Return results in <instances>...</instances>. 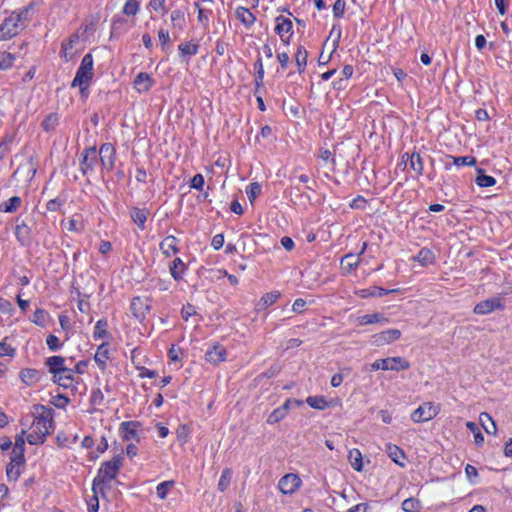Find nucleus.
Here are the masks:
<instances>
[{
  "mask_svg": "<svg viewBox=\"0 0 512 512\" xmlns=\"http://www.w3.org/2000/svg\"><path fill=\"white\" fill-rule=\"evenodd\" d=\"M52 409L43 405L34 406L35 419L32 424V432L28 434L27 441L31 445H39L45 442L46 436L53 430Z\"/></svg>",
  "mask_w": 512,
  "mask_h": 512,
  "instance_id": "1",
  "label": "nucleus"
},
{
  "mask_svg": "<svg viewBox=\"0 0 512 512\" xmlns=\"http://www.w3.org/2000/svg\"><path fill=\"white\" fill-rule=\"evenodd\" d=\"M121 466V457H115L111 461L105 462L99 470L97 477L93 481L92 490L94 494H103V485L114 479Z\"/></svg>",
  "mask_w": 512,
  "mask_h": 512,
  "instance_id": "2",
  "label": "nucleus"
},
{
  "mask_svg": "<svg viewBox=\"0 0 512 512\" xmlns=\"http://www.w3.org/2000/svg\"><path fill=\"white\" fill-rule=\"evenodd\" d=\"M27 10L13 13L6 18L0 26V40H7L16 36L24 27L22 20L27 16Z\"/></svg>",
  "mask_w": 512,
  "mask_h": 512,
  "instance_id": "3",
  "label": "nucleus"
},
{
  "mask_svg": "<svg viewBox=\"0 0 512 512\" xmlns=\"http://www.w3.org/2000/svg\"><path fill=\"white\" fill-rule=\"evenodd\" d=\"M93 77V57L91 54H86L77 70L76 76L72 82V86H79L81 92L89 86Z\"/></svg>",
  "mask_w": 512,
  "mask_h": 512,
  "instance_id": "4",
  "label": "nucleus"
},
{
  "mask_svg": "<svg viewBox=\"0 0 512 512\" xmlns=\"http://www.w3.org/2000/svg\"><path fill=\"white\" fill-rule=\"evenodd\" d=\"M372 370H391L400 371L410 368V363L403 357H389L385 359H378L371 364Z\"/></svg>",
  "mask_w": 512,
  "mask_h": 512,
  "instance_id": "5",
  "label": "nucleus"
},
{
  "mask_svg": "<svg viewBox=\"0 0 512 512\" xmlns=\"http://www.w3.org/2000/svg\"><path fill=\"white\" fill-rule=\"evenodd\" d=\"M439 411V405H434L432 402H425L411 414V419L414 423L427 422L435 418Z\"/></svg>",
  "mask_w": 512,
  "mask_h": 512,
  "instance_id": "6",
  "label": "nucleus"
},
{
  "mask_svg": "<svg viewBox=\"0 0 512 512\" xmlns=\"http://www.w3.org/2000/svg\"><path fill=\"white\" fill-rule=\"evenodd\" d=\"M301 485V479L293 473L284 475L279 481V489L283 494H293Z\"/></svg>",
  "mask_w": 512,
  "mask_h": 512,
  "instance_id": "7",
  "label": "nucleus"
},
{
  "mask_svg": "<svg viewBox=\"0 0 512 512\" xmlns=\"http://www.w3.org/2000/svg\"><path fill=\"white\" fill-rule=\"evenodd\" d=\"M103 168L112 170L115 163V148L110 143H105L100 147L97 153Z\"/></svg>",
  "mask_w": 512,
  "mask_h": 512,
  "instance_id": "8",
  "label": "nucleus"
},
{
  "mask_svg": "<svg viewBox=\"0 0 512 512\" xmlns=\"http://www.w3.org/2000/svg\"><path fill=\"white\" fill-rule=\"evenodd\" d=\"M495 309H504V304L500 298H491L479 302L474 307V313L485 315L491 313Z\"/></svg>",
  "mask_w": 512,
  "mask_h": 512,
  "instance_id": "9",
  "label": "nucleus"
},
{
  "mask_svg": "<svg viewBox=\"0 0 512 512\" xmlns=\"http://www.w3.org/2000/svg\"><path fill=\"white\" fill-rule=\"evenodd\" d=\"M98 161V154L95 147L87 148L83 155L81 161V171L83 174H86L88 171L94 169Z\"/></svg>",
  "mask_w": 512,
  "mask_h": 512,
  "instance_id": "10",
  "label": "nucleus"
},
{
  "mask_svg": "<svg viewBox=\"0 0 512 512\" xmlns=\"http://www.w3.org/2000/svg\"><path fill=\"white\" fill-rule=\"evenodd\" d=\"M292 29V21L283 16H279L276 18V33L281 37L282 41L286 44L289 42L290 31Z\"/></svg>",
  "mask_w": 512,
  "mask_h": 512,
  "instance_id": "11",
  "label": "nucleus"
},
{
  "mask_svg": "<svg viewBox=\"0 0 512 512\" xmlns=\"http://www.w3.org/2000/svg\"><path fill=\"white\" fill-rule=\"evenodd\" d=\"M401 336V331L398 329H389L374 335L375 343L377 345H385L398 340Z\"/></svg>",
  "mask_w": 512,
  "mask_h": 512,
  "instance_id": "12",
  "label": "nucleus"
},
{
  "mask_svg": "<svg viewBox=\"0 0 512 512\" xmlns=\"http://www.w3.org/2000/svg\"><path fill=\"white\" fill-rule=\"evenodd\" d=\"M150 308L147 299H142L140 297H136L132 300L131 310L133 315L137 319H143L145 317L146 311Z\"/></svg>",
  "mask_w": 512,
  "mask_h": 512,
  "instance_id": "13",
  "label": "nucleus"
},
{
  "mask_svg": "<svg viewBox=\"0 0 512 512\" xmlns=\"http://www.w3.org/2000/svg\"><path fill=\"white\" fill-rule=\"evenodd\" d=\"M25 433H26V431L22 430L21 433L19 435H17L15 438L12 456L16 457V459H18V463H25V457H24V452H25L24 435H25Z\"/></svg>",
  "mask_w": 512,
  "mask_h": 512,
  "instance_id": "14",
  "label": "nucleus"
},
{
  "mask_svg": "<svg viewBox=\"0 0 512 512\" xmlns=\"http://www.w3.org/2000/svg\"><path fill=\"white\" fill-rule=\"evenodd\" d=\"M65 359L61 356H52L49 357L46 361V364L49 367L50 372L57 376V374L61 372H67V368L64 366Z\"/></svg>",
  "mask_w": 512,
  "mask_h": 512,
  "instance_id": "15",
  "label": "nucleus"
},
{
  "mask_svg": "<svg viewBox=\"0 0 512 512\" xmlns=\"http://www.w3.org/2000/svg\"><path fill=\"white\" fill-rule=\"evenodd\" d=\"M397 291H398L397 289L386 290L384 288L374 286L371 288L359 290L358 295L361 298H368V297H375V296L382 297V296L390 294V293H396Z\"/></svg>",
  "mask_w": 512,
  "mask_h": 512,
  "instance_id": "16",
  "label": "nucleus"
},
{
  "mask_svg": "<svg viewBox=\"0 0 512 512\" xmlns=\"http://www.w3.org/2000/svg\"><path fill=\"white\" fill-rule=\"evenodd\" d=\"M226 349L222 346H214L206 353V360L213 364H218L225 360Z\"/></svg>",
  "mask_w": 512,
  "mask_h": 512,
  "instance_id": "17",
  "label": "nucleus"
},
{
  "mask_svg": "<svg viewBox=\"0 0 512 512\" xmlns=\"http://www.w3.org/2000/svg\"><path fill=\"white\" fill-rule=\"evenodd\" d=\"M24 463H18V459L16 457L11 456L10 463L6 468V475L9 481H17L21 472L20 467L23 466Z\"/></svg>",
  "mask_w": 512,
  "mask_h": 512,
  "instance_id": "18",
  "label": "nucleus"
},
{
  "mask_svg": "<svg viewBox=\"0 0 512 512\" xmlns=\"http://www.w3.org/2000/svg\"><path fill=\"white\" fill-rule=\"evenodd\" d=\"M479 421L483 429L488 434L496 435L497 426L492 417L487 412H482L479 415Z\"/></svg>",
  "mask_w": 512,
  "mask_h": 512,
  "instance_id": "19",
  "label": "nucleus"
},
{
  "mask_svg": "<svg viewBox=\"0 0 512 512\" xmlns=\"http://www.w3.org/2000/svg\"><path fill=\"white\" fill-rule=\"evenodd\" d=\"M177 239L174 236H167L161 243L160 249L166 256H171V253L175 254L178 252Z\"/></svg>",
  "mask_w": 512,
  "mask_h": 512,
  "instance_id": "20",
  "label": "nucleus"
},
{
  "mask_svg": "<svg viewBox=\"0 0 512 512\" xmlns=\"http://www.w3.org/2000/svg\"><path fill=\"white\" fill-rule=\"evenodd\" d=\"M134 86L139 92H146L152 86V80L149 74L139 73L134 80Z\"/></svg>",
  "mask_w": 512,
  "mask_h": 512,
  "instance_id": "21",
  "label": "nucleus"
},
{
  "mask_svg": "<svg viewBox=\"0 0 512 512\" xmlns=\"http://www.w3.org/2000/svg\"><path fill=\"white\" fill-rule=\"evenodd\" d=\"M279 296H280V293L278 291L264 294L260 298L258 303L256 304L257 310H263V309H266L267 307L271 306L272 304H274L276 302V300L279 298Z\"/></svg>",
  "mask_w": 512,
  "mask_h": 512,
  "instance_id": "22",
  "label": "nucleus"
},
{
  "mask_svg": "<svg viewBox=\"0 0 512 512\" xmlns=\"http://www.w3.org/2000/svg\"><path fill=\"white\" fill-rule=\"evenodd\" d=\"M359 262V256L349 253L342 257L341 266L346 273H350L354 268L358 266Z\"/></svg>",
  "mask_w": 512,
  "mask_h": 512,
  "instance_id": "23",
  "label": "nucleus"
},
{
  "mask_svg": "<svg viewBox=\"0 0 512 512\" xmlns=\"http://www.w3.org/2000/svg\"><path fill=\"white\" fill-rule=\"evenodd\" d=\"M54 382L64 388L73 386L74 377L71 373V370L67 368V372H61L57 374V376H54Z\"/></svg>",
  "mask_w": 512,
  "mask_h": 512,
  "instance_id": "24",
  "label": "nucleus"
},
{
  "mask_svg": "<svg viewBox=\"0 0 512 512\" xmlns=\"http://www.w3.org/2000/svg\"><path fill=\"white\" fill-rule=\"evenodd\" d=\"M236 17L246 26H251L256 19L250 10L244 7L236 9Z\"/></svg>",
  "mask_w": 512,
  "mask_h": 512,
  "instance_id": "25",
  "label": "nucleus"
},
{
  "mask_svg": "<svg viewBox=\"0 0 512 512\" xmlns=\"http://www.w3.org/2000/svg\"><path fill=\"white\" fill-rule=\"evenodd\" d=\"M185 264L180 258H175L172 262V265L170 266V273L171 276L176 280L179 281L182 279V276L185 271Z\"/></svg>",
  "mask_w": 512,
  "mask_h": 512,
  "instance_id": "26",
  "label": "nucleus"
},
{
  "mask_svg": "<svg viewBox=\"0 0 512 512\" xmlns=\"http://www.w3.org/2000/svg\"><path fill=\"white\" fill-rule=\"evenodd\" d=\"M477 177L475 179V182L480 187H491L494 186L496 183L495 178L492 176H488L484 174V170L482 168L477 169Z\"/></svg>",
  "mask_w": 512,
  "mask_h": 512,
  "instance_id": "27",
  "label": "nucleus"
},
{
  "mask_svg": "<svg viewBox=\"0 0 512 512\" xmlns=\"http://www.w3.org/2000/svg\"><path fill=\"white\" fill-rule=\"evenodd\" d=\"M348 459L350 461L351 466L356 471H361L363 469L362 454L358 449L350 450L348 454Z\"/></svg>",
  "mask_w": 512,
  "mask_h": 512,
  "instance_id": "28",
  "label": "nucleus"
},
{
  "mask_svg": "<svg viewBox=\"0 0 512 512\" xmlns=\"http://www.w3.org/2000/svg\"><path fill=\"white\" fill-rule=\"evenodd\" d=\"M360 325H368L387 321L381 313L366 314L357 318Z\"/></svg>",
  "mask_w": 512,
  "mask_h": 512,
  "instance_id": "29",
  "label": "nucleus"
},
{
  "mask_svg": "<svg viewBox=\"0 0 512 512\" xmlns=\"http://www.w3.org/2000/svg\"><path fill=\"white\" fill-rule=\"evenodd\" d=\"M109 350L106 344H102L98 347L96 354L94 356L95 362L100 366L101 369H104L106 360L108 359Z\"/></svg>",
  "mask_w": 512,
  "mask_h": 512,
  "instance_id": "30",
  "label": "nucleus"
},
{
  "mask_svg": "<svg viewBox=\"0 0 512 512\" xmlns=\"http://www.w3.org/2000/svg\"><path fill=\"white\" fill-rule=\"evenodd\" d=\"M232 478V470L230 468H225L222 471L220 479L218 481L217 488L220 492H224L231 484Z\"/></svg>",
  "mask_w": 512,
  "mask_h": 512,
  "instance_id": "31",
  "label": "nucleus"
},
{
  "mask_svg": "<svg viewBox=\"0 0 512 512\" xmlns=\"http://www.w3.org/2000/svg\"><path fill=\"white\" fill-rule=\"evenodd\" d=\"M308 53L303 46H299L295 54V60L300 73H302L307 64Z\"/></svg>",
  "mask_w": 512,
  "mask_h": 512,
  "instance_id": "32",
  "label": "nucleus"
},
{
  "mask_svg": "<svg viewBox=\"0 0 512 512\" xmlns=\"http://www.w3.org/2000/svg\"><path fill=\"white\" fill-rule=\"evenodd\" d=\"M306 402L311 408L318 410H324L328 407V402L323 396H309Z\"/></svg>",
  "mask_w": 512,
  "mask_h": 512,
  "instance_id": "33",
  "label": "nucleus"
},
{
  "mask_svg": "<svg viewBox=\"0 0 512 512\" xmlns=\"http://www.w3.org/2000/svg\"><path fill=\"white\" fill-rule=\"evenodd\" d=\"M341 36V30L340 28L333 27L329 37L326 39L324 43V47H328L329 45L332 48V52L335 51V49L338 46V42Z\"/></svg>",
  "mask_w": 512,
  "mask_h": 512,
  "instance_id": "34",
  "label": "nucleus"
},
{
  "mask_svg": "<svg viewBox=\"0 0 512 512\" xmlns=\"http://www.w3.org/2000/svg\"><path fill=\"white\" fill-rule=\"evenodd\" d=\"M416 260L420 262L423 266L430 265L434 262V254L430 249L423 248L419 251L416 256Z\"/></svg>",
  "mask_w": 512,
  "mask_h": 512,
  "instance_id": "35",
  "label": "nucleus"
},
{
  "mask_svg": "<svg viewBox=\"0 0 512 512\" xmlns=\"http://www.w3.org/2000/svg\"><path fill=\"white\" fill-rule=\"evenodd\" d=\"M135 427H136L135 422H123L121 424V430L123 433V438L125 440H131V439H135L137 437Z\"/></svg>",
  "mask_w": 512,
  "mask_h": 512,
  "instance_id": "36",
  "label": "nucleus"
},
{
  "mask_svg": "<svg viewBox=\"0 0 512 512\" xmlns=\"http://www.w3.org/2000/svg\"><path fill=\"white\" fill-rule=\"evenodd\" d=\"M148 212L143 209L134 208L131 211L132 220L141 228L144 227L145 221L147 220Z\"/></svg>",
  "mask_w": 512,
  "mask_h": 512,
  "instance_id": "37",
  "label": "nucleus"
},
{
  "mask_svg": "<svg viewBox=\"0 0 512 512\" xmlns=\"http://www.w3.org/2000/svg\"><path fill=\"white\" fill-rule=\"evenodd\" d=\"M387 453L389 457L400 466H404L403 463L400 462V458H404L403 451L396 445H387Z\"/></svg>",
  "mask_w": 512,
  "mask_h": 512,
  "instance_id": "38",
  "label": "nucleus"
},
{
  "mask_svg": "<svg viewBox=\"0 0 512 512\" xmlns=\"http://www.w3.org/2000/svg\"><path fill=\"white\" fill-rule=\"evenodd\" d=\"M410 167L418 175H422L424 166H423L422 158L419 153H412L410 155Z\"/></svg>",
  "mask_w": 512,
  "mask_h": 512,
  "instance_id": "39",
  "label": "nucleus"
},
{
  "mask_svg": "<svg viewBox=\"0 0 512 512\" xmlns=\"http://www.w3.org/2000/svg\"><path fill=\"white\" fill-rule=\"evenodd\" d=\"M20 378L25 384L31 385L37 380L38 372L35 369H23L20 372Z\"/></svg>",
  "mask_w": 512,
  "mask_h": 512,
  "instance_id": "40",
  "label": "nucleus"
},
{
  "mask_svg": "<svg viewBox=\"0 0 512 512\" xmlns=\"http://www.w3.org/2000/svg\"><path fill=\"white\" fill-rule=\"evenodd\" d=\"M21 204V199L17 196L11 197L7 202L0 205V208L4 212H14Z\"/></svg>",
  "mask_w": 512,
  "mask_h": 512,
  "instance_id": "41",
  "label": "nucleus"
},
{
  "mask_svg": "<svg viewBox=\"0 0 512 512\" xmlns=\"http://www.w3.org/2000/svg\"><path fill=\"white\" fill-rule=\"evenodd\" d=\"M174 487V481H164L160 484H158L156 490L157 495L160 499H165L167 497L168 492Z\"/></svg>",
  "mask_w": 512,
  "mask_h": 512,
  "instance_id": "42",
  "label": "nucleus"
},
{
  "mask_svg": "<svg viewBox=\"0 0 512 512\" xmlns=\"http://www.w3.org/2000/svg\"><path fill=\"white\" fill-rule=\"evenodd\" d=\"M466 427L468 430H470L474 434V441H475L476 445H479V446L482 445L484 442V437H483L481 431L479 430L477 424L469 421L466 423Z\"/></svg>",
  "mask_w": 512,
  "mask_h": 512,
  "instance_id": "43",
  "label": "nucleus"
},
{
  "mask_svg": "<svg viewBox=\"0 0 512 512\" xmlns=\"http://www.w3.org/2000/svg\"><path fill=\"white\" fill-rule=\"evenodd\" d=\"M58 120V115L55 113H51L42 122V127L45 131H52L57 126Z\"/></svg>",
  "mask_w": 512,
  "mask_h": 512,
  "instance_id": "44",
  "label": "nucleus"
},
{
  "mask_svg": "<svg viewBox=\"0 0 512 512\" xmlns=\"http://www.w3.org/2000/svg\"><path fill=\"white\" fill-rule=\"evenodd\" d=\"M15 57L9 52L0 53V69L6 70L12 67Z\"/></svg>",
  "mask_w": 512,
  "mask_h": 512,
  "instance_id": "45",
  "label": "nucleus"
},
{
  "mask_svg": "<svg viewBox=\"0 0 512 512\" xmlns=\"http://www.w3.org/2000/svg\"><path fill=\"white\" fill-rule=\"evenodd\" d=\"M420 508V502L415 498L405 499L402 503V509L405 512H418Z\"/></svg>",
  "mask_w": 512,
  "mask_h": 512,
  "instance_id": "46",
  "label": "nucleus"
},
{
  "mask_svg": "<svg viewBox=\"0 0 512 512\" xmlns=\"http://www.w3.org/2000/svg\"><path fill=\"white\" fill-rule=\"evenodd\" d=\"M286 417V414L284 413V409H280L279 407L274 409L270 415L267 418L268 424H276L282 419Z\"/></svg>",
  "mask_w": 512,
  "mask_h": 512,
  "instance_id": "47",
  "label": "nucleus"
},
{
  "mask_svg": "<svg viewBox=\"0 0 512 512\" xmlns=\"http://www.w3.org/2000/svg\"><path fill=\"white\" fill-rule=\"evenodd\" d=\"M139 11V2L137 0H128L123 8V13L134 16Z\"/></svg>",
  "mask_w": 512,
  "mask_h": 512,
  "instance_id": "48",
  "label": "nucleus"
},
{
  "mask_svg": "<svg viewBox=\"0 0 512 512\" xmlns=\"http://www.w3.org/2000/svg\"><path fill=\"white\" fill-rule=\"evenodd\" d=\"M106 327H107L106 321H104V320L97 321V323L95 325L94 338L95 339L104 338L107 335Z\"/></svg>",
  "mask_w": 512,
  "mask_h": 512,
  "instance_id": "49",
  "label": "nucleus"
},
{
  "mask_svg": "<svg viewBox=\"0 0 512 512\" xmlns=\"http://www.w3.org/2000/svg\"><path fill=\"white\" fill-rule=\"evenodd\" d=\"M246 192L250 202L253 203L256 197L261 193V185L257 182H254L250 184Z\"/></svg>",
  "mask_w": 512,
  "mask_h": 512,
  "instance_id": "50",
  "label": "nucleus"
},
{
  "mask_svg": "<svg viewBox=\"0 0 512 512\" xmlns=\"http://www.w3.org/2000/svg\"><path fill=\"white\" fill-rule=\"evenodd\" d=\"M183 55H195L198 51V45L194 43H184L179 46Z\"/></svg>",
  "mask_w": 512,
  "mask_h": 512,
  "instance_id": "51",
  "label": "nucleus"
},
{
  "mask_svg": "<svg viewBox=\"0 0 512 512\" xmlns=\"http://www.w3.org/2000/svg\"><path fill=\"white\" fill-rule=\"evenodd\" d=\"M453 159V163L455 165H467V166H473L476 164V159L471 156H464V157H451Z\"/></svg>",
  "mask_w": 512,
  "mask_h": 512,
  "instance_id": "52",
  "label": "nucleus"
},
{
  "mask_svg": "<svg viewBox=\"0 0 512 512\" xmlns=\"http://www.w3.org/2000/svg\"><path fill=\"white\" fill-rule=\"evenodd\" d=\"M345 1L344 0H336L333 5V14L336 18H340L343 16L345 11Z\"/></svg>",
  "mask_w": 512,
  "mask_h": 512,
  "instance_id": "53",
  "label": "nucleus"
},
{
  "mask_svg": "<svg viewBox=\"0 0 512 512\" xmlns=\"http://www.w3.org/2000/svg\"><path fill=\"white\" fill-rule=\"evenodd\" d=\"M176 434L178 440H180L182 443H186L189 435V428L186 425H181L177 428Z\"/></svg>",
  "mask_w": 512,
  "mask_h": 512,
  "instance_id": "54",
  "label": "nucleus"
},
{
  "mask_svg": "<svg viewBox=\"0 0 512 512\" xmlns=\"http://www.w3.org/2000/svg\"><path fill=\"white\" fill-rule=\"evenodd\" d=\"M46 343H47L49 349L52 351H57L61 346L58 337H56L55 335H52V334L47 337Z\"/></svg>",
  "mask_w": 512,
  "mask_h": 512,
  "instance_id": "55",
  "label": "nucleus"
},
{
  "mask_svg": "<svg viewBox=\"0 0 512 512\" xmlns=\"http://www.w3.org/2000/svg\"><path fill=\"white\" fill-rule=\"evenodd\" d=\"M190 186L193 189L202 190L204 186V177L201 174H196L192 178Z\"/></svg>",
  "mask_w": 512,
  "mask_h": 512,
  "instance_id": "56",
  "label": "nucleus"
},
{
  "mask_svg": "<svg viewBox=\"0 0 512 512\" xmlns=\"http://www.w3.org/2000/svg\"><path fill=\"white\" fill-rule=\"evenodd\" d=\"M0 312L11 315L13 312L12 303L9 300L0 298Z\"/></svg>",
  "mask_w": 512,
  "mask_h": 512,
  "instance_id": "57",
  "label": "nucleus"
},
{
  "mask_svg": "<svg viewBox=\"0 0 512 512\" xmlns=\"http://www.w3.org/2000/svg\"><path fill=\"white\" fill-rule=\"evenodd\" d=\"M149 6L155 11H161L165 13L167 10L165 8V0H150Z\"/></svg>",
  "mask_w": 512,
  "mask_h": 512,
  "instance_id": "58",
  "label": "nucleus"
},
{
  "mask_svg": "<svg viewBox=\"0 0 512 512\" xmlns=\"http://www.w3.org/2000/svg\"><path fill=\"white\" fill-rule=\"evenodd\" d=\"M14 348L10 347L5 341L0 342V356H12Z\"/></svg>",
  "mask_w": 512,
  "mask_h": 512,
  "instance_id": "59",
  "label": "nucleus"
},
{
  "mask_svg": "<svg viewBox=\"0 0 512 512\" xmlns=\"http://www.w3.org/2000/svg\"><path fill=\"white\" fill-rule=\"evenodd\" d=\"M182 317L187 321L189 317L196 314L195 308L191 304H187L182 308Z\"/></svg>",
  "mask_w": 512,
  "mask_h": 512,
  "instance_id": "60",
  "label": "nucleus"
},
{
  "mask_svg": "<svg viewBox=\"0 0 512 512\" xmlns=\"http://www.w3.org/2000/svg\"><path fill=\"white\" fill-rule=\"evenodd\" d=\"M465 474L468 480L472 482V479L478 476V471L474 466L467 464L465 467Z\"/></svg>",
  "mask_w": 512,
  "mask_h": 512,
  "instance_id": "61",
  "label": "nucleus"
},
{
  "mask_svg": "<svg viewBox=\"0 0 512 512\" xmlns=\"http://www.w3.org/2000/svg\"><path fill=\"white\" fill-rule=\"evenodd\" d=\"M224 244V236L222 234H217L213 237L211 245L215 250H219Z\"/></svg>",
  "mask_w": 512,
  "mask_h": 512,
  "instance_id": "62",
  "label": "nucleus"
},
{
  "mask_svg": "<svg viewBox=\"0 0 512 512\" xmlns=\"http://www.w3.org/2000/svg\"><path fill=\"white\" fill-rule=\"evenodd\" d=\"M305 305H306L305 300L296 299L292 305V309L296 313H301V312H303Z\"/></svg>",
  "mask_w": 512,
  "mask_h": 512,
  "instance_id": "63",
  "label": "nucleus"
},
{
  "mask_svg": "<svg viewBox=\"0 0 512 512\" xmlns=\"http://www.w3.org/2000/svg\"><path fill=\"white\" fill-rule=\"evenodd\" d=\"M44 320H45V312L43 310L35 311L33 322L38 325H43Z\"/></svg>",
  "mask_w": 512,
  "mask_h": 512,
  "instance_id": "64",
  "label": "nucleus"
}]
</instances>
